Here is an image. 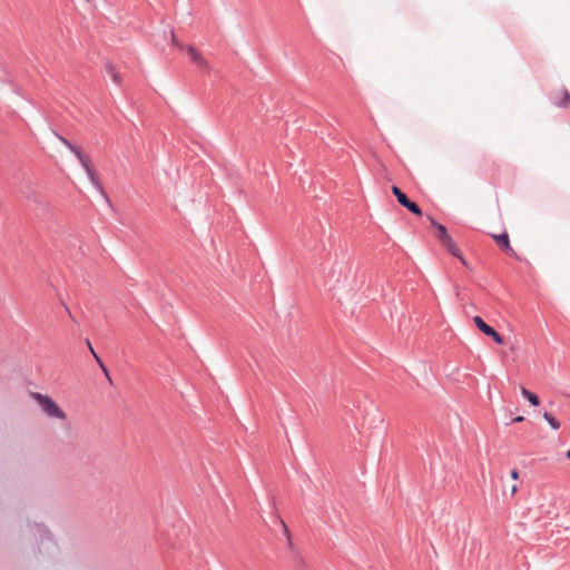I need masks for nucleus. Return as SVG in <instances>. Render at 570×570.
<instances>
[{
  "mask_svg": "<svg viewBox=\"0 0 570 570\" xmlns=\"http://www.w3.org/2000/svg\"><path fill=\"white\" fill-rule=\"evenodd\" d=\"M524 420L523 416H517L513 419V422H522Z\"/></svg>",
  "mask_w": 570,
  "mask_h": 570,
  "instance_id": "obj_21",
  "label": "nucleus"
},
{
  "mask_svg": "<svg viewBox=\"0 0 570 570\" xmlns=\"http://www.w3.org/2000/svg\"><path fill=\"white\" fill-rule=\"evenodd\" d=\"M511 478H512L513 480H517V479L519 478V472H518V470L513 469V470L511 471Z\"/></svg>",
  "mask_w": 570,
  "mask_h": 570,
  "instance_id": "obj_17",
  "label": "nucleus"
},
{
  "mask_svg": "<svg viewBox=\"0 0 570 570\" xmlns=\"http://www.w3.org/2000/svg\"><path fill=\"white\" fill-rule=\"evenodd\" d=\"M517 490H518L517 485H513V487H512V493H515V492H517Z\"/></svg>",
  "mask_w": 570,
  "mask_h": 570,
  "instance_id": "obj_22",
  "label": "nucleus"
},
{
  "mask_svg": "<svg viewBox=\"0 0 570 570\" xmlns=\"http://www.w3.org/2000/svg\"><path fill=\"white\" fill-rule=\"evenodd\" d=\"M101 368V371L105 373L106 377L110 381V376H109V372L106 367V365H102V366H99Z\"/></svg>",
  "mask_w": 570,
  "mask_h": 570,
  "instance_id": "obj_16",
  "label": "nucleus"
},
{
  "mask_svg": "<svg viewBox=\"0 0 570 570\" xmlns=\"http://www.w3.org/2000/svg\"><path fill=\"white\" fill-rule=\"evenodd\" d=\"M86 343H87V345H88V347H89L90 353L92 354V356H94L95 358H96V356H99V355L95 352V350H94V347H92V345H91L90 341H89V340H87V341H86Z\"/></svg>",
  "mask_w": 570,
  "mask_h": 570,
  "instance_id": "obj_15",
  "label": "nucleus"
},
{
  "mask_svg": "<svg viewBox=\"0 0 570 570\" xmlns=\"http://www.w3.org/2000/svg\"><path fill=\"white\" fill-rule=\"evenodd\" d=\"M543 419L548 422L551 429L556 431L560 429V422L551 413L544 412Z\"/></svg>",
  "mask_w": 570,
  "mask_h": 570,
  "instance_id": "obj_12",
  "label": "nucleus"
},
{
  "mask_svg": "<svg viewBox=\"0 0 570 570\" xmlns=\"http://www.w3.org/2000/svg\"><path fill=\"white\" fill-rule=\"evenodd\" d=\"M69 150L77 157V159L79 160V163L81 164L82 168L87 173V175H88L89 179L91 180V183L95 184L97 186V188H99L100 191H102V187L100 186V184L97 180V177L95 175V171H94V168H92V166L90 164L89 158L76 145H73Z\"/></svg>",
  "mask_w": 570,
  "mask_h": 570,
  "instance_id": "obj_3",
  "label": "nucleus"
},
{
  "mask_svg": "<svg viewBox=\"0 0 570 570\" xmlns=\"http://www.w3.org/2000/svg\"><path fill=\"white\" fill-rule=\"evenodd\" d=\"M442 246L454 257L459 258L464 265H466L465 259L462 256L460 248L456 246L454 240L451 238L449 243L442 244Z\"/></svg>",
  "mask_w": 570,
  "mask_h": 570,
  "instance_id": "obj_7",
  "label": "nucleus"
},
{
  "mask_svg": "<svg viewBox=\"0 0 570 570\" xmlns=\"http://www.w3.org/2000/svg\"><path fill=\"white\" fill-rule=\"evenodd\" d=\"M493 238L497 243V245L508 255L510 256H515V252L513 250V248L511 247L510 245V239H509V235L503 232L502 234L500 235H493Z\"/></svg>",
  "mask_w": 570,
  "mask_h": 570,
  "instance_id": "obj_6",
  "label": "nucleus"
},
{
  "mask_svg": "<svg viewBox=\"0 0 570 570\" xmlns=\"http://www.w3.org/2000/svg\"><path fill=\"white\" fill-rule=\"evenodd\" d=\"M392 193L396 197L400 205L405 207L410 213H412L416 216H422V210H421L420 206L415 202L411 200L406 196V194H404L401 190V188H399L397 186H393Z\"/></svg>",
  "mask_w": 570,
  "mask_h": 570,
  "instance_id": "obj_4",
  "label": "nucleus"
},
{
  "mask_svg": "<svg viewBox=\"0 0 570 570\" xmlns=\"http://www.w3.org/2000/svg\"><path fill=\"white\" fill-rule=\"evenodd\" d=\"M59 139L68 149H70L73 146L72 142H70L67 138H65L62 136H59Z\"/></svg>",
  "mask_w": 570,
  "mask_h": 570,
  "instance_id": "obj_13",
  "label": "nucleus"
},
{
  "mask_svg": "<svg viewBox=\"0 0 570 570\" xmlns=\"http://www.w3.org/2000/svg\"><path fill=\"white\" fill-rule=\"evenodd\" d=\"M106 73L111 78L115 85H121L120 73L116 70V68L112 65L109 63L106 66Z\"/></svg>",
  "mask_w": 570,
  "mask_h": 570,
  "instance_id": "obj_10",
  "label": "nucleus"
},
{
  "mask_svg": "<svg viewBox=\"0 0 570 570\" xmlns=\"http://www.w3.org/2000/svg\"><path fill=\"white\" fill-rule=\"evenodd\" d=\"M30 529L33 532L35 537L39 535V553L52 556L57 552V543L52 539L51 533L43 524L35 523L33 525H30Z\"/></svg>",
  "mask_w": 570,
  "mask_h": 570,
  "instance_id": "obj_1",
  "label": "nucleus"
},
{
  "mask_svg": "<svg viewBox=\"0 0 570 570\" xmlns=\"http://www.w3.org/2000/svg\"><path fill=\"white\" fill-rule=\"evenodd\" d=\"M188 56L190 60L196 63L199 68L205 69L207 63L202 55L193 47H188Z\"/></svg>",
  "mask_w": 570,
  "mask_h": 570,
  "instance_id": "obj_8",
  "label": "nucleus"
},
{
  "mask_svg": "<svg viewBox=\"0 0 570 570\" xmlns=\"http://www.w3.org/2000/svg\"><path fill=\"white\" fill-rule=\"evenodd\" d=\"M95 360L97 361V363H98V365H99V366L105 365V364H104V362L101 361V358H100L99 356H96V358H95Z\"/></svg>",
  "mask_w": 570,
  "mask_h": 570,
  "instance_id": "obj_20",
  "label": "nucleus"
},
{
  "mask_svg": "<svg viewBox=\"0 0 570 570\" xmlns=\"http://www.w3.org/2000/svg\"><path fill=\"white\" fill-rule=\"evenodd\" d=\"M281 524H282V527H283V529H284L285 534H286V535H287V538L289 539V531H288V529H287L286 524L284 523V521H281Z\"/></svg>",
  "mask_w": 570,
  "mask_h": 570,
  "instance_id": "obj_18",
  "label": "nucleus"
},
{
  "mask_svg": "<svg viewBox=\"0 0 570 570\" xmlns=\"http://www.w3.org/2000/svg\"><path fill=\"white\" fill-rule=\"evenodd\" d=\"M567 104H570V96H569V92L567 90H564V99L560 104V106L564 107Z\"/></svg>",
  "mask_w": 570,
  "mask_h": 570,
  "instance_id": "obj_14",
  "label": "nucleus"
},
{
  "mask_svg": "<svg viewBox=\"0 0 570 570\" xmlns=\"http://www.w3.org/2000/svg\"><path fill=\"white\" fill-rule=\"evenodd\" d=\"M95 360L97 361V363H98V365H99V366L105 365V364H104V362L101 361V358H100L99 356H96V358H95Z\"/></svg>",
  "mask_w": 570,
  "mask_h": 570,
  "instance_id": "obj_19",
  "label": "nucleus"
},
{
  "mask_svg": "<svg viewBox=\"0 0 570 570\" xmlns=\"http://www.w3.org/2000/svg\"><path fill=\"white\" fill-rule=\"evenodd\" d=\"M436 230H438V239L439 242L442 244L444 243H449V239H451V235L449 234L448 229L445 226H443L442 224H439L436 222H433Z\"/></svg>",
  "mask_w": 570,
  "mask_h": 570,
  "instance_id": "obj_9",
  "label": "nucleus"
},
{
  "mask_svg": "<svg viewBox=\"0 0 570 570\" xmlns=\"http://www.w3.org/2000/svg\"><path fill=\"white\" fill-rule=\"evenodd\" d=\"M473 323L480 332L491 337L497 344L502 345L504 343L502 335L499 332H497L492 326L487 324L481 316H474Z\"/></svg>",
  "mask_w": 570,
  "mask_h": 570,
  "instance_id": "obj_5",
  "label": "nucleus"
},
{
  "mask_svg": "<svg viewBox=\"0 0 570 570\" xmlns=\"http://www.w3.org/2000/svg\"><path fill=\"white\" fill-rule=\"evenodd\" d=\"M37 400L41 410L49 416L55 419L65 420L66 413L58 406V404L49 396L42 395L41 393L32 394Z\"/></svg>",
  "mask_w": 570,
  "mask_h": 570,
  "instance_id": "obj_2",
  "label": "nucleus"
},
{
  "mask_svg": "<svg viewBox=\"0 0 570 570\" xmlns=\"http://www.w3.org/2000/svg\"><path fill=\"white\" fill-rule=\"evenodd\" d=\"M567 459L570 460V449L567 451V454H566Z\"/></svg>",
  "mask_w": 570,
  "mask_h": 570,
  "instance_id": "obj_23",
  "label": "nucleus"
},
{
  "mask_svg": "<svg viewBox=\"0 0 570 570\" xmlns=\"http://www.w3.org/2000/svg\"><path fill=\"white\" fill-rule=\"evenodd\" d=\"M521 394L525 400H528L531 403V405L538 406L540 404L539 396L523 386L521 387Z\"/></svg>",
  "mask_w": 570,
  "mask_h": 570,
  "instance_id": "obj_11",
  "label": "nucleus"
}]
</instances>
